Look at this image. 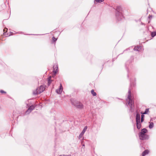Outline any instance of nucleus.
Masks as SVG:
<instances>
[{"label": "nucleus", "mask_w": 156, "mask_h": 156, "mask_svg": "<svg viewBox=\"0 0 156 156\" xmlns=\"http://www.w3.org/2000/svg\"><path fill=\"white\" fill-rule=\"evenodd\" d=\"M7 29H6V28H5V29H4L3 31H7Z\"/></svg>", "instance_id": "nucleus-22"}, {"label": "nucleus", "mask_w": 156, "mask_h": 156, "mask_svg": "<svg viewBox=\"0 0 156 156\" xmlns=\"http://www.w3.org/2000/svg\"><path fill=\"white\" fill-rule=\"evenodd\" d=\"M51 77L50 76L48 78V85H49L51 83Z\"/></svg>", "instance_id": "nucleus-13"}, {"label": "nucleus", "mask_w": 156, "mask_h": 156, "mask_svg": "<svg viewBox=\"0 0 156 156\" xmlns=\"http://www.w3.org/2000/svg\"><path fill=\"white\" fill-rule=\"evenodd\" d=\"M95 2L97 3H101L104 1V0H94Z\"/></svg>", "instance_id": "nucleus-17"}, {"label": "nucleus", "mask_w": 156, "mask_h": 156, "mask_svg": "<svg viewBox=\"0 0 156 156\" xmlns=\"http://www.w3.org/2000/svg\"><path fill=\"white\" fill-rule=\"evenodd\" d=\"M149 153V151L147 150H145L144 151L142 154V155L143 156H144L146 154H148Z\"/></svg>", "instance_id": "nucleus-11"}, {"label": "nucleus", "mask_w": 156, "mask_h": 156, "mask_svg": "<svg viewBox=\"0 0 156 156\" xmlns=\"http://www.w3.org/2000/svg\"><path fill=\"white\" fill-rule=\"evenodd\" d=\"M59 156H71V155H70L62 154V155H59Z\"/></svg>", "instance_id": "nucleus-19"}, {"label": "nucleus", "mask_w": 156, "mask_h": 156, "mask_svg": "<svg viewBox=\"0 0 156 156\" xmlns=\"http://www.w3.org/2000/svg\"><path fill=\"white\" fill-rule=\"evenodd\" d=\"M155 35H156V31L153 32L151 33V36L152 37H153Z\"/></svg>", "instance_id": "nucleus-18"}, {"label": "nucleus", "mask_w": 156, "mask_h": 156, "mask_svg": "<svg viewBox=\"0 0 156 156\" xmlns=\"http://www.w3.org/2000/svg\"><path fill=\"white\" fill-rule=\"evenodd\" d=\"M151 17V18L152 17V16H151L149 15V18H150Z\"/></svg>", "instance_id": "nucleus-23"}, {"label": "nucleus", "mask_w": 156, "mask_h": 156, "mask_svg": "<svg viewBox=\"0 0 156 156\" xmlns=\"http://www.w3.org/2000/svg\"><path fill=\"white\" fill-rule=\"evenodd\" d=\"M127 100L128 101V104L130 108H132L133 107L134 101L133 98L131 95L130 91V90L128 91V95Z\"/></svg>", "instance_id": "nucleus-2"}, {"label": "nucleus", "mask_w": 156, "mask_h": 156, "mask_svg": "<svg viewBox=\"0 0 156 156\" xmlns=\"http://www.w3.org/2000/svg\"><path fill=\"white\" fill-rule=\"evenodd\" d=\"M53 40L54 41H56V40H57V39L56 38H55V37H53Z\"/></svg>", "instance_id": "nucleus-20"}, {"label": "nucleus", "mask_w": 156, "mask_h": 156, "mask_svg": "<svg viewBox=\"0 0 156 156\" xmlns=\"http://www.w3.org/2000/svg\"><path fill=\"white\" fill-rule=\"evenodd\" d=\"M150 124L149 126V127L150 129H151L153 128L154 127V123L153 122H149Z\"/></svg>", "instance_id": "nucleus-12"}, {"label": "nucleus", "mask_w": 156, "mask_h": 156, "mask_svg": "<svg viewBox=\"0 0 156 156\" xmlns=\"http://www.w3.org/2000/svg\"><path fill=\"white\" fill-rule=\"evenodd\" d=\"M134 50L137 51H142V47L140 46L135 47L134 48Z\"/></svg>", "instance_id": "nucleus-10"}, {"label": "nucleus", "mask_w": 156, "mask_h": 156, "mask_svg": "<svg viewBox=\"0 0 156 156\" xmlns=\"http://www.w3.org/2000/svg\"><path fill=\"white\" fill-rule=\"evenodd\" d=\"M91 93L94 96H95L96 95V93L94 91V90H91Z\"/></svg>", "instance_id": "nucleus-15"}, {"label": "nucleus", "mask_w": 156, "mask_h": 156, "mask_svg": "<svg viewBox=\"0 0 156 156\" xmlns=\"http://www.w3.org/2000/svg\"><path fill=\"white\" fill-rule=\"evenodd\" d=\"M45 87L44 85H41L39 87L37 88L35 91H34L33 93L34 94H39L43 92L45 90Z\"/></svg>", "instance_id": "nucleus-3"}, {"label": "nucleus", "mask_w": 156, "mask_h": 156, "mask_svg": "<svg viewBox=\"0 0 156 156\" xmlns=\"http://www.w3.org/2000/svg\"><path fill=\"white\" fill-rule=\"evenodd\" d=\"M35 107L34 105L30 106L27 110L26 112V114H28Z\"/></svg>", "instance_id": "nucleus-9"}, {"label": "nucleus", "mask_w": 156, "mask_h": 156, "mask_svg": "<svg viewBox=\"0 0 156 156\" xmlns=\"http://www.w3.org/2000/svg\"><path fill=\"white\" fill-rule=\"evenodd\" d=\"M144 115L143 114H142L141 115V122H142L144 121Z\"/></svg>", "instance_id": "nucleus-16"}, {"label": "nucleus", "mask_w": 156, "mask_h": 156, "mask_svg": "<svg viewBox=\"0 0 156 156\" xmlns=\"http://www.w3.org/2000/svg\"><path fill=\"white\" fill-rule=\"evenodd\" d=\"M147 130L145 128L142 129L139 134L140 139L142 140L147 139L149 138V136L146 133H147Z\"/></svg>", "instance_id": "nucleus-1"}, {"label": "nucleus", "mask_w": 156, "mask_h": 156, "mask_svg": "<svg viewBox=\"0 0 156 156\" xmlns=\"http://www.w3.org/2000/svg\"><path fill=\"white\" fill-rule=\"evenodd\" d=\"M140 115L137 113L136 115V121L137 127L138 129H140L141 127V122L140 120Z\"/></svg>", "instance_id": "nucleus-4"}, {"label": "nucleus", "mask_w": 156, "mask_h": 156, "mask_svg": "<svg viewBox=\"0 0 156 156\" xmlns=\"http://www.w3.org/2000/svg\"><path fill=\"white\" fill-rule=\"evenodd\" d=\"M58 65L56 64L53 66V76H55L58 71Z\"/></svg>", "instance_id": "nucleus-5"}, {"label": "nucleus", "mask_w": 156, "mask_h": 156, "mask_svg": "<svg viewBox=\"0 0 156 156\" xmlns=\"http://www.w3.org/2000/svg\"><path fill=\"white\" fill-rule=\"evenodd\" d=\"M74 105L77 108L82 109L83 108V104L79 102H76Z\"/></svg>", "instance_id": "nucleus-6"}, {"label": "nucleus", "mask_w": 156, "mask_h": 156, "mask_svg": "<svg viewBox=\"0 0 156 156\" xmlns=\"http://www.w3.org/2000/svg\"><path fill=\"white\" fill-rule=\"evenodd\" d=\"M0 92L2 93H5V91H4L3 90H1L0 91Z\"/></svg>", "instance_id": "nucleus-21"}, {"label": "nucleus", "mask_w": 156, "mask_h": 156, "mask_svg": "<svg viewBox=\"0 0 156 156\" xmlns=\"http://www.w3.org/2000/svg\"><path fill=\"white\" fill-rule=\"evenodd\" d=\"M87 129V126H86L84 127L83 130L82 131V132L80 133V135L79 136V139H80L82 138V136H83V134H84L85 132L86 131Z\"/></svg>", "instance_id": "nucleus-8"}, {"label": "nucleus", "mask_w": 156, "mask_h": 156, "mask_svg": "<svg viewBox=\"0 0 156 156\" xmlns=\"http://www.w3.org/2000/svg\"><path fill=\"white\" fill-rule=\"evenodd\" d=\"M148 112H149V109H146L145 111V112H144L143 113L141 112V113L142 114H147Z\"/></svg>", "instance_id": "nucleus-14"}, {"label": "nucleus", "mask_w": 156, "mask_h": 156, "mask_svg": "<svg viewBox=\"0 0 156 156\" xmlns=\"http://www.w3.org/2000/svg\"><path fill=\"white\" fill-rule=\"evenodd\" d=\"M62 90L63 87L62 84H60L59 88L56 90V92L57 94H60L62 93Z\"/></svg>", "instance_id": "nucleus-7"}]
</instances>
